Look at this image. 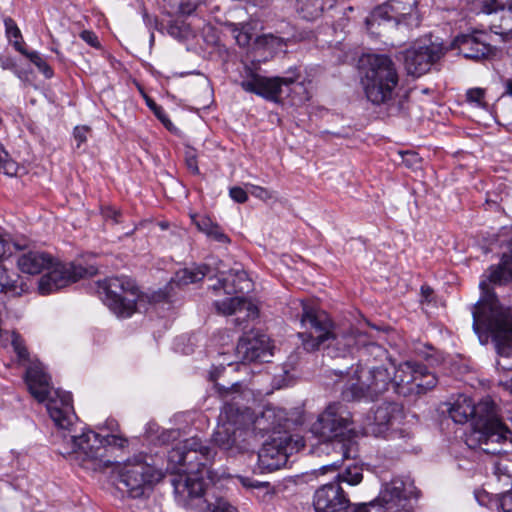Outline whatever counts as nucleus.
Instances as JSON below:
<instances>
[{"label":"nucleus","mask_w":512,"mask_h":512,"mask_svg":"<svg viewBox=\"0 0 512 512\" xmlns=\"http://www.w3.org/2000/svg\"><path fill=\"white\" fill-rule=\"evenodd\" d=\"M449 415L455 423L471 421V429L465 438L469 448L491 455L512 452V432L501 420L498 407L490 397L477 404L471 398H459L450 408Z\"/></svg>","instance_id":"nucleus-1"},{"label":"nucleus","mask_w":512,"mask_h":512,"mask_svg":"<svg viewBox=\"0 0 512 512\" xmlns=\"http://www.w3.org/2000/svg\"><path fill=\"white\" fill-rule=\"evenodd\" d=\"M214 455L215 452L196 437L178 443L168 452L167 470L176 474L171 484L182 505L189 506L192 500L203 496L209 476L206 466Z\"/></svg>","instance_id":"nucleus-2"},{"label":"nucleus","mask_w":512,"mask_h":512,"mask_svg":"<svg viewBox=\"0 0 512 512\" xmlns=\"http://www.w3.org/2000/svg\"><path fill=\"white\" fill-rule=\"evenodd\" d=\"M481 296L473 306V330L480 342L486 343L491 336L499 355L497 368L512 370V313L500 305L486 280L479 283Z\"/></svg>","instance_id":"nucleus-3"},{"label":"nucleus","mask_w":512,"mask_h":512,"mask_svg":"<svg viewBox=\"0 0 512 512\" xmlns=\"http://www.w3.org/2000/svg\"><path fill=\"white\" fill-rule=\"evenodd\" d=\"M301 325L307 331L299 332L305 350L318 349L325 341L328 344V354L331 357H345L357 351L358 344L366 341V332L351 330L347 333L332 332V323L328 314L309 302H302Z\"/></svg>","instance_id":"nucleus-4"},{"label":"nucleus","mask_w":512,"mask_h":512,"mask_svg":"<svg viewBox=\"0 0 512 512\" xmlns=\"http://www.w3.org/2000/svg\"><path fill=\"white\" fill-rule=\"evenodd\" d=\"M32 245L31 241L29 248L21 250L23 253L17 259V267L22 273L29 275L48 271L38 283V290L42 295L54 293L82 278L96 274V268L93 266L56 262L50 254L31 249Z\"/></svg>","instance_id":"nucleus-5"},{"label":"nucleus","mask_w":512,"mask_h":512,"mask_svg":"<svg viewBox=\"0 0 512 512\" xmlns=\"http://www.w3.org/2000/svg\"><path fill=\"white\" fill-rule=\"evenodd\" d=\"M25 382L38 402L46 401V409L54 425L69 430L77 419L71 393L59 389L52 391L51 378L41 363H33L27 368Z\"/></svg>","instance_id":"nucleus-6"},{"label":"nucleus","mask_w":512,"mask_h":512,"mask_svg":"<svg viewBox=\"0 0 512 512\" xmlns=\"http://www.w3.org/2000/svg\"><path fill=\"white\" fill-rule=\"evenodd\" d=\"M67 447L60 453L68 458L71 464L86 471H101L111 465L104 457L106 446L124 448L128 440L120 435L101 436L92 430H85L80 435H71L66 440Z\"/></svg>","instance_id":"nucleus-7"},{"label":"nucleus","mask_w":512,"mask_h":512,"mask_svg":"<svg viewBox=\"0 0 512 512\" xmlns=\"http://www.w3.org/2000/svg\"><path fill=\"white\" fill-rule=\"evenodd\" d=\"M310 432L324 442L338 447L343 459L356 457L357 449L351 436L355 433L352 414L346 405L332 402L312 423Z\"/></svg>","instance_id":"nucleus-8"},{"label":"nucleus","mask_w":512,"mask_h":512,"mask_svg":"<svg viewBox=\"0 0 512 512\" xmlns=\"http://www.w3.org/2000/svg\"><path fill=\"white\" fill-rule=\"evenodd\" d=\"M253 283L248 274L241 269H231L228 272H221L218 276L217 284L212 286L215 292L223 290L224 294L231 297L224 300H216L214 306L218 313L223 315L244 314L235 318V325L242 326L248 319L258 317V308L245 297L238 294H244L251 291Z\"/></svg>","instance_id":"nucleus-9"},{"label":"nucleus","mask_w":512,"mask_h":512,"mask_svg":"<svg viewBox=\"0 0 512 512\" xmlns=\"http://www.w3.org/2000/svg\"><path fill=\"white\" fill-rule=\"evenodd\" d=\"M339 377L337 382L343 383L341 395L346 401L360 399L375 400L385 393L392 384V377L387 368L366 367L359 363L348 371H333Z\"/></svg>","instance_id":"nucleus-10"},{"label":"nucleus","mask_w":512,"mask_h":512,"mask_svg":"<svg viewBox=\"0 0 512 512\" xmlns=\"http://www.w3.org/2000/svg\"><path fill=\"white\" fill-rule=\"evenodd\" d=\"M361 62V83L367 99L376 105L392 100L399 83L393 60L384 54H368Z\"/></svg>","instance_id":"nucleus-11"},{"label":"nucleus","mask_w":512,"mask_h":512,"mask_svg":"<svg viewBox=\"0 0 512 512\" xmlns=\"http://www.w3.org/2000/svg\"><path fill=\"white\" fill-rule=\"evenodd\" d=\"M250 409H241L237 403L226 402L219 415V423L213 433V442L220 449L237 453L243 451L248 435Z\"/></svg>","instance_id":"nucleus-12"},{"label":"nucleus","mask_w":512,"mask_h":512,"mask_svg":"<svg viewBox=\"0 0 512 512\" xmlns=\"http://www.w3.org/2000/svg\"><path fill=\"white\" fill-rule=\"evenodd\" d=\"M98 287L104 303L117 317L128 318L134 314L140 291L131 278L109 277L99 282Z\"/></svg>","instance_id":"nucleus-13"},{"label":"nucleus","mask_w":512,"mask_h":512,"mask_svg":"<svg viewBox=\"0 0 512 512\" xmlns=\"http://www.w3.org/2000/svg\"><path fill=\"white\" fill-rule=\"evenodd\" d=\"M116 473L131 498L142 497L162 477L161 472L140 455L119 464Z\"/></svg>","instance_id":"nucleus-14"},{"label":"nucleus","mask_w":512,"mask_h":512,"mask_svg":"<svg viewBox=\"0 0 512 512\" xmlns=\"http://www.w3.org/2000/svg\"><path fill=\"white\" fill-rule=\"evenodd\" d=\"M394 370L392 385L402 396L425 393L437 384V377L417 361L402 362Z\"/></svg>","instance_id":"nucleus-15"},{"label":"nucleus","mask_w":512,"mask_h":512,"mask_svg":"<svg viewBox=\"0 0 512 512\" xmlns=\"http://www.w3.org/2000/svg\"><path fill=\"white\" fill-rule=\"evenodd\" d=\"M446 48L441 42L431 38L414 43L404 52V66L409 75L420 77L427 73L432 65L445 54Z\"/></svg>","instance_id":"nucleus-16"},{"label":"nucleus","mask_w":512,"mask_h":512,"mask_svg":"<svg viewBox=\"0 0 512 512\" xmlns=\"http://www.w3.org/2000/svg\"><path fill=\"white\" fill-rule=\"evenodd\" d=\"M247 75L241 80V88L249 93L259 95L267 100H276L282 93V86H290L295 83L296 77H265L246 70Z\"/></svg>","instance_id":"nucleus-17"},{"label":"nucleus","mask_w":512,"mask_h":512,"mask_svg":"<svg viewBox=\"0 0 512 512\" xmlns=\"http://www.w3.org/2000/svg\"><path fill=\"white\" fill-rule=\"evenodd\" d=\"M315 512H348L350 501L338 482L319 487L313 498Z\"/></svg>","instance_id":"nucleus-18"},{"label":"nucleus","mask_w":512,"mask_h":512,"mask_svg":"<svg viewBox=\"0 0 512 512\" xmlns=\"http://www.w3.org/2000/svg\"><path fill=\"white\" fill-rule=\"evenodd\" d=\"M397 1H390L377 6L365 19L368 30H371L375 24L382 21L395 20L397 23H404L408 27H418L421 22L420 14L409 7L410 12L399 11Z\"/></svg>","instance_id":"nucleus-19"},{"label":"nucleus","mask_w":512,"mask_h":512,"mask_svg":"<svg viewBox=\"0 0 512 512\" xmlns=\"http://www.w3.org/2000/svg\"><path fill=\"white\" fill-rule=\"evenodd\" d=\"M236 353L245 362H268L272 356L270 338L266 334H246L240 338Z\"/></svg>","instance_id":"nucleus-20"},{"label":"nucleus","mask_w":512,"mask_h":512,"mask_svg":"<svg viewBox=\"0 0 512 512\" xmlns=\"http://www.w3.org/2000/svg\"><path fill=\"white\" fill-rule=\"evenodd\" d=\"M407 498L408 494L404 482L399 478H395L384 485L377 499L369 503L355 505L352 512H369L371 508H374L378 504L380 506H386L387 510L398 509L401 506L400 503Z\"/></svg>","instance_id":"nucleus-21"},{"label":"nucleus","mask_w":512,"mask_h":512,"mask_svg":"<svg viewBox=\"0 0 512 512\" xmlns=\"http://www.w3.org/2000/svg\"><path fill=\"white\" fill-rule=\"evenodd\" d=\"M251 420L248 424V430L251 428L254 433H260L262 435L266 433H280L282 428H285L288 421L287 412L279 407L267 405L263 411L253 416L250 411Z\"/></svg>","instance_id":"nucleus-22"},{"label":"nucleus","mask_w":512,"mask_h":512,"mask_svg":"<svg viewBox=\"0 0 512 512\" xmlns=\"http://www.w3.org/2000/svg\"><path fill=\"white\" fill-rule=\"evenodd\" d=\"M287 437L273 438L265 442L258 452V466L262 471L272 472L284 466L288 460Z\"/></svg>","instance_id":"nucleus-23"},{"label":"nucleus","mask_w":512,"mask_h":512,"mask_svg":"<svg viewBox=\"0 0 512 512\" xmlns=\"http://www.w3.org/2000/svg\"><path fill=\"white\" fill-rule=\"evenodd\" d=\"M483 37V33L460 35L454 40V45L467 59H483L491 53V46L484 41Z\"/></svg>","instance_id":"nucleus-24"},{"label":"nucleus","mask_w":512,"mask_h":512,"mask_svg":"<svg viewBox=\"0 0 512 512\" xmlns=\"http://www.w3.org/2000/svg\"><path fill=\"white\" fill-rule=\"evenodd\" d=\"M191 220L196 228L209 239L218 243L228 244L230 238L224 233L220 225L204 214H191Z\"/></svg>","instance_id":"nucleus-25"},{"label":"nucleus","mask_w":512,"mask_h":512,"mask_svg":"<svg viewBox=\"0 0 512 512\" xmlns=\"http://www.w3.org/2000/svg\"><path fill=\"white\" fill-rule=\"evenodd\" d=\"M403 418L401 407L394 402H385L377 407L374 412V421L380 427H392Z\"/></svg>","instance_id":"nucleus-26"},{"label":"nucleus","mask_w":512,"mask_h":512,"mask_svg":"<svg viewBox=\"0 0 512 512\" xmlns=\"http://www.w3.org/2000/svg\"><path fill=\"white\" fill-rule=\"evenodd\" d=\"M507 11L506 15H503L501 18V24L499 26L493 25L494 33L501 35L499 32L502 25L503 27L512 28V0H483L482 1V11L486 14L496 13L497 11Z\"/></svg>","instance_id":"nucleus-27"},{"label":"nucleus","mask_w":512,"mask_h":512,"mask_svg":"<svg viewBox=\"0 0 512 512\" xmlns=\"http://www.w3.org/2000/svg\"><path fill=\"white\" fill-rule=\"evenodd\" d=\"M208 274L209 268L205 264L191 268H184L175 273V276L171 279L169 286L172 288L174 285L185 286L193 284L203 280V278Z\"/></svg>","instance_id":"nucleus-28"},{"label":"nucleus","mask_w":512,"mask_h":512,"mask_svg":"<svg viewBox=\"0 0 512 512\" xmlns=\"http://www.w3.org/2000/svg\"><path fill=\"white\" fill-rule=\"evenodd\" d=\"M27 290L26 284L21 280L20 276L8 271L0 266V292L10 296H20Z\"/></svg>","instance_id":"nucleus-29"},{"label":"nucleus","mask_w":512,"mask_h":512,"mask_svg":"<svg viewBox=\"0 0 512 512\" xmlns=\"http://www.w3.org/2000/svg\"><path fill=\"white\" fill-rule=\"evenodd\" d=\"M31 240L24 235H8L0 234V261L10 257L14 250H22L29 248Z\"/></svg>","instance_id":"nucleus-30"},{"label":"nucleus","mask_w":512,"mask_h":512,"mask_svg":"<svg viewBox=\"0 0 512 512\" xmlns=\"http://www.w3.org/2000/svg\"><path fill=\"white\" fill-rule=\"evenodd\" d=\"M357 352L359 353L360 362L368 363L370 358L374 360H382L386 358L387 351L381 345L373 341L372 336L366 332V341L359 343Z\"/></svg>","instance_id":"nucleus-31"},{"label":"nucleus","mask_w":512,"mask_h":512,"mask_svg":"<svg viewBox=\"0 0 512 512\" xmlns=\"http://www.w3.org/2000/svg\"><path fill=\"white\" fill-rule=\"evenodd\" d=\"M337 0H297L298 10L306 19L318 17L325 9L332 8Z\"/></svg>","instance_id":"nucleus-32"},{"label":"nucleus","mask_w":512,"mask_h":512,"mask_svg":"<svg viewBox=\"0 0 512 512\" xmlns=\"http://www.w3.org/2000/svg\"><path fill=\"white\" fill-rule=\"evenodd\" d=\"M6 36L13 47L20 53H26L20 29L12 18L4 20Z\"/></svg>","instance_id":"nucleus-33"},{"label":"nucleus","mask_w":512,"mask_h":512,"mask_svg":"<svg viewBox=\"0 0 512 512\" xmlns=\"http://www.w3.org/2000/svg\"><path fill=\"white\" fill-rule=\"evenodd\" d=\"M362 471V468L357 464L349 465L337 474L334 481L338 482L339 485L341 483H347L351 486L358 485L363 479Z\"/></svg>","instance_id":"nucleus-34"},{"label":"nucleus","mask_w":512,"mask_h":512,"mask_svg":"<svg viewBox=\"0 0 512 512\" xmlns=\"http://www.w3.org/2000/svg\"><path fill=\"white\" fill-rule=\"evenodd\" d=\"M22 54L26 56L46 78H51L53 76V69L38 52H28L26 50V53Z\"/></svg>","instance_id":"nucleus-35"},{"label":"nucleus","mask_w":512,"mask_h":512,"mask_svg":"<svg viewBox=\"0 0 512 512\" xmlns=\"http://www.w3.org/2000/svg\"><path fill=\"white\" fill-rule=\"evenodd\" d=\"M486 90L483 88H471L466 92V101L476 108L486 109L488 104L485 100Z\"/></svg>","instance_id":"nucleus-36"},{"label":"nucleus","mask_w":512,"mask_h":512,"mask_svg":"<svg viewBox=\"0 0 512 512\" xmlns=\"http://www.w3.org/2000/svg\"><path fill=\"white\" fill-rule=\"evenodd\" d=\"M245 187L247 188V190L253 197L260 199L264 202H267L269 200L276 198V192H274L268 188L254 185L251 183H246Z\"/></svg>","instance_id":"nucleus-37"},{"label":"nucleus","mask_w":512,"mask_h":512,"mask_svg":"<svg viewBox=\"0 0 512 512\" xmlns=\"http://www.w3.org/2000/svg\"><path fill=\"white\" fill-rule=\"evenodd\" d=\"M258 45L265 46L270 50H281L286 44L283 38L273 34H264L257 39Z\"/></svg>","instance_id":"nucleus-38"},{"label":"nucleus","mask_w":512,"mask_h":512,"mask_svg":"<svg viewBox=\"0 0 512 512\" xmlns=\"http://www.w3.org/2000/svg\"><path fill=\"white\" fill-rule=\"evenodd\" d=\"M205 502L206 507L203 512H236V509L223 498H216L213 502L205 500Z\"/></svg>","instance_id":"nucleus-39"},{"label":"nucleus","mask_w":512,"mask_h":512,"mask_svg":"<svg viewBox=\"0 0 512 512\" xmlns=\"http://www.w3.org/2000/svg\"><path fill=\"white\" fill-rule=\"evenodd\" d=\"M231 32L233 37L235 38L237 44L240 47H246L249 45L252 35L249 33V31L246 29L245 26H238L236 24H231Z\"/></svg>","instance_id":"nucleus-40"},{"label":"nucleus","mask_w":512,"mask_h":512,"mask_svg":"<svg viewBox=\"0 0 512 512\" xmlns=\"http://www.w3.org/2000/svg\"><path fill=\"white\" fill-rule=\"evenodd\" d=\"M248 193L246 187L234 186L229 190L230 197L237 203H245L248 200Z\"/></svg>","instance_id":"nucleus-41"},{"label":"nucleus","mask_w":512,"mask_h":512,"mask_svg":"<svg viewBox=\"0 0 512 512\" xmlns=\"http://www.w3.org/2000/svg\"><path fill=\"white\" fill-rule=\"evenodd\" d=\"M90 128L88 126H76L73 131V137L76 141V146L79 148L83 143L87 141L88 133Z\"/></svg>","instance_id":"nucleus-42"},{"label":"nucleus","mask_w":512,"mask_h":512,"mask_svg":"<svg viewBox=\"0 0 512 512\" xmlns=\"http://www.w3.org/2000/svg\"><path fill=\"white\" fill-rule=\"evenodd\" d=\"M0 163V173H4L8 176H14L17 174L18 166L16 162L9 159L8 156L3 159Z\"/></svg>","instance_id":"nucleus-43"},{"label":"nucleus","mask_w":512,"mask_h":512,"mask_svg":"<svg viewBox=\"0 0 512 512\" xmlns=\"http://www.w3.org/2000/svg\"><path fill=\"white\" fill-rule=\"evenodd\" d=\"M190 28L184 22L174 23L169 27V33L178 38H184L188 35Z\"/></svg>","instance_id":"nucleus-44"},{"label":"nucleus","mask_w":512,"mask_h":512,"mask_svg":"<svg viewBox=\"0 0 512 512\" xmlns=\"http://www.w3.org/2000/svg\"><path fill=\"white\" fill-rule=\"evenodd\" d=\"M499 508L503 512H512V490L507 491L500 496Z\"/></svg>","instance_id":"nucleus-45"},{"label":"nucleus","mask_w":512,"mask_h":512,"mask_svg":"<svg viewBox=\"0 0 512 512\" xmlns=\"http://www.w3.org/2000/svg\"><path fill=\"white\" fill-rule=\"evenodd\" d=\"M80 38L85 41L88 45L94 48L100 47V42L98 40L97 35L90 31V30H84L80 33Z\"/></svg>","instance_id":"nucleus-46"},{"label":"nucleus","mask_w":512,"mask_h":512,"mask_svg":"<svg viewBox=\"0 0 512 512\" xmlns=\"http://www.w3.org/2000/svg\"><path fill=\"white\" fill-rule=\"evenodd\" d=\"M240 481L244 487L249 488V489H260V488L268 489L269 488L268 482H259V481H256V480H253V479L247 478V477H240Z\"/></svg>","instance_id":"nucleus-47"},{"label":"nucleus","mask_w":512,"mask_h":512,"mask_svg":"<svg viewBox=\"0 0 512 512\" xmlns=\"http://www.w3.org/2000/svg\"><path fill=\"white\" fill-rule=\"evenodd\" d=\"M199 3H200V0H187V1L183 0L180 2L179 8H180L181 12L189 14L197 8Z\"/></svg>","instance_id":"nucleus-48"},{"label":"nucleus","mask_w":512,"mask_h":512,"mask_svg":"<svg viewBox=\"0 0 512 512\" xmlns=\"http://www.w3.org/2000/svg\"><path fill=\"white\" fill-rule=\"evenodd\" d=\"M186 165H187L188 170L192 174H194V175H198L199 174V167H198L196 156L194 154L187 153V155H186Z\"/></svg>","instance_id":"nucleus-49"},{"label":"nucleus","mask_w":512,"mask_h":512,"mask_svg":"<svg viewBox=\"0 0 512 512\" xmlns=\"http://www.w3.org/2000/svg\"><path fill=\"white\" fill-rule=\"evenodd\" d=\"M103 215L106 219H111L115 223L120 222L121 213L114 207H106L105 209H103Z\"/></svg>","instance_id":"nucleus-50"},{"label":"nucleus","mask_w":512,"mask_h":512,"mask_svg":"<svg viewBox=\"0 0 512 512\" xmlns=\"http://www.w3.org/2000/svg\"><path fill=\"white\" fill-rule=\"evenodd\" d=\"M510 468L507 464L504 463V460L501 459L495 463V473L498 476L506 475L508 477H511L510 475Z\"/></svg>","instance_id":"nucleus-51"},{"label":"nucleus","mask_w":512,"mask_h":512,"mask_svg":"<svg viewBox=\"0 0 512 512\" xmlns=\"http://www.w3.org/2000/svg\"><path fill=\"white\" fill-rule=\"evenodd\" d=\"M147 105L155 112L156 116L163 122L165 123V116L162 115V108H160L159 106L156 105V103L154 101H152L151 99L147 98Z\"/></svg>","instance_id":"nucleus-52"},{"label":"nucleus","mask_w":512,"mask_h":512,"mask_svg":"<svg viewBox=\"0 0 512 512\" xmlns=\"http://www.w3.org/2000/svg\"><path fill=\"white\" fill-rule=\"evenodd\" d=\"M399 4H398V7H399V11H404V12H410L409 10V7H412L414 11H416L418 14V10H417V1L414 0L413 2L409 3L408 5H402L401 2L397 1Z\"/></svg>","instance_id":"nucleus-53"},{"label":"nucleus","mask_w":512,"mask_h":512,"mask_svg":"<svg viewBox=\"0 0 512 512\" xmlns=\"http://www.w3.org/2000/svg\"><path fill=\"white\" fill-rule=\"evenodd\" d=\"M501 30L498 31L501 36H503L504 38L506 39H512V28L506 26V27H503L502 25L500 26Z\"/></svg>","instance_id":"nucleus-54"},{"label":"nucleus","mask_w":512,"mask_h":512,"mask_svg":"<svg viewBox=\"0 0 512 512\" xmlns=\"http://www.w3.org/2000/svg\"><path fill=\"white\" fill-rule=\"evenodd\" d=\"M340 464L338 461H335L333 462L332 464H328V465H324L322 468H321V471L322 473H326L327 471H335L339 468Z\"/></svg>","instance_id":"nucleus-55"},{"label":"nucleus","mask_w":512,"mask_h":512,"mask_svg":"<svg viewBox=\"0 0 512 512\" xmlns=\"http://www.w3.org/2000/svg\"><path fill=\"white\" fill-rule=\"evenodd\" d=\"M2 67L4 69H15L16 65L11 59H6L2 62Z\"/></svg>","instance_id":"nucleus-56"},{"label":"nucleus","mask_w":512,"mask_h":512,"mask_svg":"<svg viewBox=\"0 0 512 512\" xmlns=\"http://www.w3.org/2000/svg\"><path fill=\"white\" fill-rule=\"evenodd\" d=\"M500 384L504 387L505 390L509 391L512 395V379L511 380H500Z\"/></svg>","instance_id":"nucleus-57"},{"label":"nucleus","mask_w":512,"mask_h":512,"mask_svg":"<svg viewBox=\"0 0 512 512\" xmlns=\"http://www.w3.org/2000/svg\"><path fill=\"white\" fill-rule=\"evenodd\" d=\"M239 388H240V384H238V383L233 384L231 388L226 389L225 392L222 393V396L227 397L230 392H233V391L238 392Z\"/></svg>","instance_id":"nucleus-58"},{"label":"nucleus","mask_w":512,"mask_h":512,"mask_svg":"<svg viewBox=\"0 0 512 512\" xmlns=\"http://www.w3.org/2000/svg\"><path fill=\"white\" fill-rule=\"evenodd\" d=\"M506 93L512 96V78L506 81Z\"/></svg>","instance_id":"nucleus-59"},{"label":"nucleus","mask_w":512,"mask_h":512,"mask_svg":"<svg viewBox=\"0 0 512 512\" xmlns=\"http://www.w3.org/2000/svg\"><path fill=\"white\" fill-rule=\"evenodd\" d=\"M7 157V152L4 150L3 146L0 144V162Z\"/></svg>","instance_id":"nucleus-60"},{"label":"nucleus","mask_w":512,"mask_h":512,"mask_svg":"<svg viewBox=\"0 0 512 512\" xmlns=\"http://www.w3.org/2000/svg\"><path fill=\"white\" fill-rule=\"evenodd\" d=\"M426 291H431L429 287L425 288V287H422V292L423 293H426Z\"/></svg>","instance_id":"nucleus-61"},{"label":"nucleus","mask_w":512,"mask_h":512,"mask_svg":"<svg viewBox=\"0 0 512 512\" xmlns=\"http://www.w3.org/2000/svg\"><path fill=\"white\" fill-rule=\"evenodd\" d=\"M406 156H412V157H416V155L414 153H409V152H406L405 154Z\"/></svg>","instance_id":"nucleus-62"}]
</instances>
